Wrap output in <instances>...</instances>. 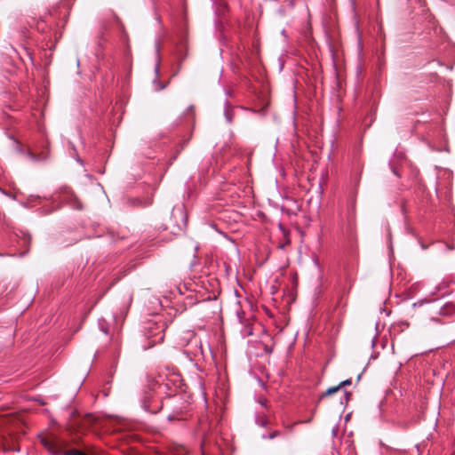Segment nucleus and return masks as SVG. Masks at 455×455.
<instances>
[{
	"label": "nucleus",
	"instance_id": "obj_8",
	"mask_svg": "<svg viewBox=\"0 0 455 455\" xmlns=\"http://www.w3.org/2000/svg\"><path fill=\"white\" fill-rule=\"evenodd\" d=\"M188 110H189V111H194V108H193V107H190Z\"/></svg>",
	"mask_w": 455,
	"mask_h": 455
},
{
	"label": "nucleus",
	"instance_id": "obj_7",
	"mask_svg": "<svg viewBox=\"0 0 455 455\" xmlns=\"http://www.w3.org/2000/svg\"><path fill=\"white\" fill-rule=\"evenodd\" d=\"M351 382H352L351 379H346V380L340 382L339 385L341 387H345V386H347V385H351Z\"/></svg>",
	"mask_w": 455,
	"mask_h": 455
},
{
	"label": "nucleus",
	"instance_id": "obj_4",
	"mask_svg": "<svg viewBox=\"0 0 455 455\" xmlns=\"http://www.w3.org/2000/svg\"><path fill=\"white\" fill-rule=\"evenodd\" d=\"M340 388L339 385H338L337 387H330L329 389L326 390L325 393H323L321 397H324L326 395H332L334 393H336L339 389Z\"/></svg>",
	"mask_w": 455,
	"mask_h": 455
},
{
	"label": "nucleus",
	"instance_id": "obj_3",
	"mask_svg": "<svg viewBox=\"0 0 455 455\" xmlns=\"http://www.w3.org/2000/svg\"><path fill=\"white\" fill-rule=\"evenodd\" d=\"M150 388L157 394L165 393L166 389H170V386L167 382H164L162 376L158 377V379L155 380L150 386Z\"/></svg>",
	"mask_w": 455,
	"mask_h": 455
},
{
	"label": "nucleus",
	"instance_id": "obj_5",
	"mask_svg": "<svg viewBox=\"0 0 455 455\" xmlns=\"http://www.w3.org/2000/svg\"><path fill=\"white\" fill-rule=\"evenodd\" d=\"M63 455H87L84 452L78 450H69L66 451Z\"/></svg>",
	"mask_w": 455,
	"mask_h": 455
},
{
	"label": "nucleus",
	"instance_id": "obj_6",
	"mask_svg": "<svg viewBox=\"0 0 455 455\" xmlns=\"http://www.w3.org/2000/svg\"><path fill=\"white\" fill-rule=\"evenodd\" d=\"M284 237L286 239V243H283V244H280L278 247L281 248V249H283L285 246L289 245L291 241L288 237V234L287 233H284Z\"/></svg>",
	"mask_w": 455,
	"mask_h": 455
},
{
	"label": "nucleus",
	"instance_id": "obj_2",
	"mask_svg": "<svg viewBox=\"0 0 455 455\" xmlns=\"http://www.w3.org/2000/svg\"><path fill=\"white\" fill-rule=\"evenodd\" d=\"M40 442L42 445L52 455H58L61 450L62 445L60 441L52 435H41Z\"/></svg>",
	"mask_w": 455,
	"mask_h": 455
},
{
	"label": "nucleus",
	"instance_id": "obj_1",
	"mask_svg": "<svg viewBox=\"0 0 455 455\" xmlns=\"http://www.w3.org/2000/svg\"><path fill=\"white\" fill-rule=\"evenodd\" d=\"M165 328L166 323L164 321L148 322L146 336L149 340V347H153L164 341Z\"/></svg>",
	"mask_w": 455,
	"mask_h": 455
}]
</instances>
